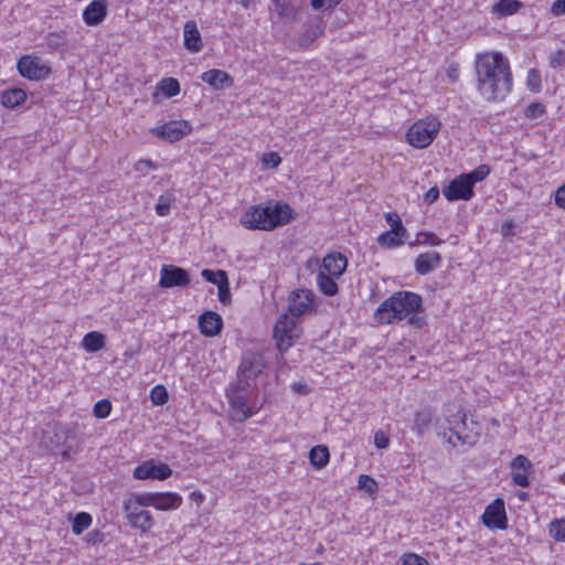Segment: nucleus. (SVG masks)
<instances>
[{
  "label": "nucleus",
  "mask_w": 565,
  "mask_h": 565,
  "mask_svg": "<svg viewBox=\"0 0 565 565\" xmlns=\"http://www.w3.org/2000/svg\"><path fill=\"white\" fill-rule=\"evenodd\" d=\"M374 444L376 448L385 449L388 447L390 439L384 431L379 430L374 435Z\"/></svg>",
  "instance_id": "52"
},
{
  "label": "nucleus",
  "mask_w": 565,
  "mask_h": 565,
  "mask_svg": "<svg viewBox=\"0 0 565 565\" xmlns=\"http://www.w3.org/2000/svg\"><path fill=\"white\" fill-rule=\"evenodd\" d=\"M548 64L553 68H557L565 65V50H557L550 54Z\"/></svg>",
  "instance_id": "48"
},
{
  "label": "nucleus",
  "mask_w": 565,
  "mask_h": 565,
  "mask_svg": "<svg viewBox=\"0 0 565 565\" xmlns=\"http://www.w3.org/2000/svg\"><path fill=\"white\" fill-rule=\"evenodd\" d=\"M433 422V415L429 411H420L415 414L413 429L422 435Z\"/></svg>",
  "instance_id": "31"
},
{
  "label": "nucleus",
  "mask_w": 565,
  "mask_h": 565,
  "mask_svg": "<svg viewBox=\"0 0 565 565\" xmlns=\"http://www.w3.org/2000/svg\"><path fill=\"white\" fill-rule=\"evenodd\" d=\"M348 266V259L341 253H329L322 260V269L327 275L340 277Z\"/></svg>",
  "instance_id": "18"
},
{
  "label": "nucleus",
  "mask_w": 565,
  "mask_h": 565,
  "mask_svg": "<svg viewBox=\"0 0 565 565\" xmlns=\"http://www.w3.org/2000/svg\"><path fill=\"white\" fill-rule=\"evenodd\" d=\"M202 81L215 89H221L225 86L232 85L231 76L221 70H210L202 74Z\"/></svg>",
  "instance_id": "22"
},
{
  "label": "nucleus",
  "mask_w": 565,
  "mask_h": 565,
  "mask_svg": "<svg viewBox=\"0 0 565 565\" xmlns=\"http://www.w3.org/2000/svg\"><path fill=\"white\" fill-rule=\"evenodd\" d=\"M439 198V189L437 186L430 188L425 194V202L428 204L434 203Z\"/></svg>",
  "instance_id": "57"
},
{
  "label": "nucleus",
  "mask_w": 565,
  "mask_h": 565,
  "mask_svg": "<svg viewBox=\"0 0 565 565\" xmlns=\"http://www.w3.org/2000/svg\"><path fill=\"white\" fill-rule=\"evenodd\" d=\"M158 89L161 90L167 98H170L180 93V84L178 79L167 77L159 83Z\"/></svg>",
  "instance_id": "32"
},
{
  "label": "nucleus",
  "mask_w": 565,
  "mask_h": 565,
  "mask_svg": "<svg viewBox=\"0 0 565 565\" xmlns=\"http://www.w3.org/2000/svg\"><path fill=\"white\" fill-rule=\"evenodd\" d=\"M358 487L360 489L365 490L369 493H374L377 490V483L376 481L367 476V475H360L358 478Z\"/></svg>",
  "instance_id": "44"
},
{
  "label": "nucleus",
  "mask_w": 565,
  "mask_h": 565,
  "mask_svg": "<svg viewBox=\"0 0 565 565\" xmlns=\"http://www.w3.org/2000/svg\"><path fill=\"white\" fill-rule=\"evenodd\" d=\"M445 416L449 434L445 433L444 437L452 447L466 451L478 443L482 433L479 422L468 418L467 413L455 405L447 408Z\"/></svg>",
  "instance_id": "2"
},
{
  "label": "nucleus",
  "mask_w": 565,
  "mask_h": 565,
  "mask_svg": "<svg viewBox=\"0 0 565 565\" xmlns=\"http://www.w3.org/2000/svg\"><path fill=\"white\" fill-rule=\"evenodd\" d=\"M545 113V107L543 104L533 103L529 105L525 109V116L530 119H536L543 116Z\"/></svg>",
  "instance_id": "49"
},
{
  "label": "nucleus",
  "mask_w": 565,
  "mask_h": 565,
  "mask_svg": "<svg viewBox=\"0 0 565 565\" xmlns=\"http://www.w3.org/2000/svg\"><path fill=\"white\" fill-rule=\"evenodd\" d=\"M230 408L228 414L232 420L243 423L253 415L245 395L227 396Z\"/></svg>",
  "instance_id": "17"
},
{
  "label": "nucleus",
  "mask_w": 565,
  "mask_h": 565,
  "mask_svg": "<svg viewBox=\"0 0 565 565\" xmlns=\"http://www.w3.org/2000/svg\"><path fill=\"white\" fill-rule=\"evenodd\" d=\"M510 467L513 470H522V471H527V472H532V469H533V465H532L531 460L527 457H525L524 455H518L512 460Z\"/></svg>",
  "instance_id": "42"
},
{
  "label": "nucleus",
  "mask_w": 565,
  "mask_h": 565,
  "mask_svg": "<svg viewBox=\"0 0 565 565\" xmlns=\"http://www.w3.org/2000/svg\"><path fill=\"white\" fill-rule=\"evenodd\" d=\"M182 503V498L177 493L156 492V509L161 511L178 509Z\"/></svg>",
  "instance_id": "23"
},
{
  "label": "nucleus",
  "mask_w": 565,
  "mask_h": 565,
  "mask_svg": "<svg viewBox=\"0 0 565 565\" xmlns=\"http://www.w3.org/2000/svg\"><path fill=\"white\" fill-rule=\"evenodd\" d=\"M288 204L269 201L265 205L249 207L241 217V223L248 230L271 231L282 226L292 218Z\"/></svg>",
  "instance_id": "3"
},
{
  "label": "nucleus",
  "mask_w": 565,
  "mask_h": 565,
  "mask_svg": "<svg viewBox=\"0 0 565 565\" xmlns=\"http://www.w3.org/2000/svg\"><path fill=\"white\" fill-rule=\"evenodd\" d=\"M26 100V93L21 88H10L1 94V104L6 108H14Z\"/></svg>",
  "instance_id": "24"
},
{
  "label": "nucleus",
  "mask_w": 565,
  "mask_h": 565,
  "mask_svg": "<svg viewBox=\"0 0 565 565\" xmlns=\"http://www.w3.org/2000/svg\"><path fill=\"white\" fill-rule=\"evenodd\" d=\"M172 473L167 463H156L153 460L146 461L137 466L134 470V477L139 480L157 479L164 480Z\"/></svg>",
  "instance_id": "11"
},
{
  "label": "nucleus",
  "mask_w": 565,
  "mask_h": 565,
  "mask_svg": "<svg viewBox=\"0 0 565 565\" xmlns=\"http://www.w3.org/2000/svg\"><path fill=\"white\" fill-rule=\"evenodd\" d=\"M526 84L530 90L539 92L541 88V75L536 70H530L526 77Z\"/></svg>",
  "instance_id": "46"
},
{
  "label": "nucleus",
  "mask_w": 565,
  "mask_h": 565,
  "mask_svg": "<svg viewBox=\"0 0 565 565\" xmlns=\"http://www.w3.org/2000/svg\"><path fill=\"white\" fill-rule=\"evenodd\" d=\"M403 565H429L428 562L417 555V554H407L404 557Z\"/></svg>",
  "instance_id": "51"
},
{
  "label": "nucleus",
  "mask_w": 565,
  "mask_h": 565,
  "mask_svg": "<svg viewBox=\"0 0 565 565\" xmlns=\"http://www.w3.org/2000/svg\"><path fill=\"white\" fill-rule=\"evenodd\" d=\"M313 309V294L308 289H296L288 297V310L286 313L300 319Z\"/></svg>",
  "instance_id": "8"
},
{
  "label": "nucleus",
  "mask_w": 565,
  "mask_h": 565,
  "mask_svg": "<svg viewBox=\"0 0 565 565\" xmlns=\"http://www.w3.org/2000/svg\"><path fill=\"white\" fill-rule=\"evenodd\" d=\"M448 75L451 78V81H456V78H457V68L456 67H451L449 70V74Z\"/></svg>",
  "instance_id": "61"
},
{
  "label": "nucleus",
  "mask_w": 565,
  "mask_h": 565,
  "mask_svg": "<svg viewBox=\"0 0 565 565\" xmlns=\"http://www.w3.org/2000/svg\"><path fill=\"white\" fill-rule=\"evenodd\" d=\"M329 9L335 8L342 0H326Z\"/></svg>",
  "instance_id": "60"
},
{
  "label": "nucleus",
  "mask_w": 565,
  "mask_h": 565,
  "mask_svg": "<svg viewBox=\"0 0 565 565\" xmlns=\"http://www.w3.org/2000/svg\"><path fill=\"white\" fill-rule=\"evenodd\" d=\"M444 241L438 238L436 234L431 232H422L417 234L416 244H425L430 246H438L443 244Z\"/></svg>",
  "instance_id": "43"
},
{
  "label": "nucleus",
  "mask_w": 565,
  "mask_h": 565,
  "mask_svg": "<svg viewBox=\"0 0 565 565\" xmlns=\"http://www.w3.org/2000/svg\"><path fill=\"white\" fill-rule=\"evenodd\" d=\"M317 284L321 292L326 296H334L338 292V285L334 280V277L327 275L324 271L318 273Z\"/></svg>",
  "instance_id": "28"
},
{
  "label": "nucleus",
  "mask_w": 565,
  "mask_h": 565,
  "mask_svg": "<svg viewBox=\"0 0 565 565\" xmlns=\"http://www.w3.org/2000/svg\"><path fill=\"white\" fill-rule=\"evenodd\" d=\"M217 297L221 303L228 306L232 301L228 277L221 280L217 286Z\"/></svg>",
  "instance_id": "38"
},
{
  "label": "nucleus",
  "mask_w": 565,
  "mask_h": 565,
  "mask_svg": "<svg viewBox=\"0 0 565 565\" xmlns=\"http://www.w3.org/2000/svg\"><path fill=\"white\" fill-rule=\"evenodd\" d=\"M551 13L554 17L565 14V0H555L551 7Z\"/></svg>",
  "instance_id": "54"
},
{
  "label": "nucleus",
  "mask_w": 565,
  "mask_h": 565,
  "mask_svg": "<svg viewBox=\"0 0 565 565\" xmlns=\"http://www.w3.org/2000/svg\"><path fill=\"white\" fill-rule=\"evenodd\" d=\"M302 329L299 324V319L284 312L280 315L274 327V339L276 340L277 349L284 353L288 351L294 341L299 339Z\"/></svg>",
  "instance_id": "7"
},
{
  "label": "nucleus",
  "mask_w": 565,
  "mask_h": 565,
  "mask_svg": "<svg viewBox=\"0 0 565 565\" xmlns=\"http://www.w3.org/2000/svg\"><path fill=\"white\" fill-rule=\"evenodd\" d=\"M125 503H136L140 509H143L145 507L156 508V492L138 494L135 499L127 500Z\"/></svg>",
  "instance_id": "36"
},
{
  "label": "nucleus",
  "mask_w": 565,
  "mask_h": 565,
  "mask_svg": "<svg viewBox=\"0 0 565 565\" xmlns=\"http://www.w3.org/2000/svg\"><path fill=\"white\" fill-rule=\"evenodd\" d=\"M550 535L558 542H565V519H555L548 526Z\"/></svg>",
  "instance_id": "34"
},
{
  "label": "nucleus",
  "mask_w": 565,
  "mask_h": 565,
  "mask_svg": "<svg viewBox=\"0 0 565 565\" xmlns=\"http://www.w3.org/2000/svg\"><path fill=\"white\" fill-rule=\"evenodd\" d=\"M279 15H288L292 12V8L286 0H280V3H275Z\"/></svg>",
  "instance_id": "55"
},
{
  "label": "nucleus",
  "mask_w": 565,
  "mask_h": 565,
  "mask_svg": "<svg viewBox=\"0 0 565 565\" xmlns=\"http://www.w3.org/2000/svg\"><path fill=\"white\" fill-rule=\"evenodd\" d=\"M385 218L391 227L390 231H399L402 233H407V230L403 226L402 220L396 212L386 213Z\"/></svg>",
  "instance_id": "45"
},
{
  "label": "nucleus",
  "mask_w": 565,
  "mask_h": 565,
  "mask_svg": "<svg viewBox=\"0 0 565 565\" xmlns=\"http://www.w3.org/2000/svg\"><path fill=\"white\" fill-rule=\"evenodd\" d=\"M521 7L522 3L518 0H500L493 7V12L507 17L516 13Z\"/></svg>",
  "instance_id": "29"
},
{
  "label": "nucleus",
  "mask_w": 565,
  "mask_h": 565,
  "mask_svg": "<svg viewBox=\"0 0 565 565\" xmlns=\"http://www.w3.org/2000/svg\"><path fill=\"white\" fill-rule=\"evenodd\" d=\"M190 284L188 271L174 265H163L160 270L159 285L162 288L186 287Z\"/></svg>",
  "instance_id": "10"
},
{
  "label": "nucleus",
  "mask_w": 565,
  "mask_h": 565,
  "mask_svg": "<svg viewBox=\"0 0 565 565\" xmlns=\"http://www.w3.org/2000/svg\"><path fill=\"white\" fill-rule=\"evenodd\" d=\"M323 28L320 24H313L306 29V31L299 38V45L302 47L309 46L316 39L321 36Z\"/></svg>",
  "instance_id": "30"
},
{
  "label": "nucleus",
  "mask_w": 565,
  "mask_h": 565,
  "mask_svg": "<svg viewBox=\"0 0 565 565\" xmlns=\"http://www.w3.org/2000/svg\"><path fill=\"white\" fill-rule=\"evenodd\" d=\"M530 472L522 471V470H514L512 472V481L520 487H529L530 486V479H529Z\"/></svg>",
  "instance_id": "50"
},
{
  "label": "nucleus",
  "mask_w": 565,
  "mask_h": 565,
  "mask_svg": "<svg viewBox=\"0 0 565 565\" xmlns=\"http://www.w3.org/2000/svg\"><path fill=\"white\" fill-rule=\"evenodd\" d=\"M514 222L505 221L501 226V234L504 237L513 235Z\"/></svg>",
  "instance_id": "58"
},
{
  "label": "nucleus",
  "mask_w": 565,
  "mask_h": 565,
  "mask_svg": "<svg viewBox=\"0 0 565 565\" xmlns=\"http://www.w3.org/2000/svg\"><path fill=\"white\" fill-rule=\"evenodd\" d=\"M491 424H492L493 426H495V427H498V426L500 425V424H499V420H498V419H495V418H492Z\"/></svg>",
  "instance_id": "63"
},
{
  "label": "nucleus",
  "mask_w": 565,
  "mask_h": 565,
  "mask_svg": "<svg viewBox=\"0 0 565 565\" xmlns=\"http://www.w3.org/2000/svg\"><path fill=\"white\" fill-rule=\"evenodd\" d=\"M249 1L250 0H242L241 3L244 8H248Z\"/></svg>",
  "instance_id": "62"
},
{
  "label": "nucleus",
  "mask_w": 565,
  "mask_h": 565,
  "mask_svg": "<svg viewBox=\"0 0 565 565\" xmlns=\"http://www.w3.org/2000/svg\"><path fill=\"white\" fill-rule=\"evenodd\" d=\"M145 168H149V169H157L158 166L156 162H153L152 160L150 159H142V160H139L136 162L135 164V170L138 171V172H143Z\"/></svg>",
  "instance_id": "53"
},
{
  "label": "nucleus",
  "mask_w": 565,
  "mask_h": 565,
  "mask_svg": "<svg viewBox=\"0 0 565 565\" xmlns=\"http://www.w3.org/2000/svg\"><path fill=\"white\" fill-rule=\"evenodd\" d=\"M264 369L263 355L258 352L246 351L238 366V375L243 377L256 379Z\"/></svg>",
  "instance_id": "13"
},
{
  "label": "nucleus",
  "mask_w": 565,
  "mask_h": 565,
  "mask_svg": "<svg viewBox=\"0 0 565 565\" xmlns=\"http://www.w3.org/2000/svg\"><path fill=\"white\" fill-rule=\"evenodd\" d=\"M482 521L489 527L504 529L507 526V515L501 499L494 500L486 508Z\"/></svg>",
  "instance_id": "15"
},
{
  "label": "nucleus",
  "mask_w": 565,
  "mask_h": 565,
  "mask_svg": "<svg viewBox=\"0 0 565 565\" xmlns=\"http://www.w3.org/2000/svg\"><path fill=\"white\" fill-rule=\"evenodd\" d=\"M422 297L412 291H397L383 301L374 313L380 323L401 321L419 310Z\"/></svg>",
  "instance_id": "4"
},
{
  "label": "nucleus",
  "mask_w": 565,
  "mask_h": 565,
  "mask_svg": "<svg viewBox=\"0 0 565 565\" xmlns=\"http://www.w3.org/2000/svg\"><path fill=\"white\" fill-rule=\"evenodd\" d=\"M18 71L21 76L30 81H41L49 76L51 70L40 57L34 56H22L18 64Z\"/></svg>",
  "instance_id": "9"
},
{
  "label": "nucleus",
  "mask_w": 565,
  "mask_h": 565,
  "mask_svg": "<svg viewBox=\"0 0 565 565\" xmlns=\"http://www.w3.org/2000/svg\"><path fill=\"white\" fill-rule=\"evenodd\" d=\"M262 162L266 168L275 169L280 164L281 158L277 152L270 151L263 154Z\"/></svg>",
  "instance_id": "47"
},
{
  "label": "nucleus",
  "mask_w": 565,
  "mask_h": 565,
  "mask_svg": "<svg viewBox=\"0 0 565 565\" xmlns=\"http://www.w3.org/2000/svg\"><path fill=\"white\" fill-rule=\"evenodd\" d=\"M199 328L203 335L215 337L222 331V317L214 311H205L199 317Z\"/></svg>",
  "instance_id": "16"
},
{
  "label": "nucleus",
  "mask_w": 565,
  "mask_h": 565,
  "mask_svg": "<svg viewBox=\"0 0 565 565\" xmlns=\"http://www.w3.org/2000/svg\"><path fill=\"white\" fill-rule=\"evenodd\" d=\"M561 482L565 484V472L561 476Z\"/></svg>",
  "instance_id": "64"
},
{
  "label": "nucleus",
  "mask_w": 565,
  "mask_h": 565,
  "mask_svg": "<svg viewBox=\"0 0 565 565\" xmlns=\"http://www.w3.org/2000/svg\"><path fill=\"white\" fill-rule=\"evenodd\" d=\"M168 392L164 386L157 385L150 392V399L154 405H163L168 401Z\"/></svg>",
  "instance_id": "39"
},
{
  "label": "nucleus",
  "mask_w": 565,
  "mask_h": 565,
  "mask_svg": "<svg viewBox=\"0 0 565 565\" xmlns=\"http://www.w3.org/2000/svg\"><path fill=\"white\" fill-rule=\"evenodd\" d=\"M249 377H243L237 374V380L226 388V396L244 395L249 387Z\"/></svg>",
  "instance_id": "33"
},
{
  "label": "nucleus",
  "mask_w": 565,
  "mask_h": 565,
  "mask_svg": "<svg viewBox=\"0 0 565 565\" xmlns=\"http://www.w3.org/2000/svg\"><path fill=\"white\" fill-rule=\"evenodd\" d=\"M106 14V0H94L85 8L83 20L87 25H97L105 19Z\"/></svg>",
  "instance_id": "19"
},
{
  "label": "nucleus",
  "mask_w": 565,
  "mask_h": 565,
  "mask_svg": "<svg viewBox=\"0 0 565 565\" xmlns=\"http://www.w3.org/2000/svg\"><path fill=\"white\" fill-rule=\"evenodd\" d=\"M441 256L437 252H427L419 254L415 259V270L419 275H426L439 266Z\"/></svg>",
  "instance_id": "21"
},
{
  "label": "nucleus",
  "mask_w": 565,
  "mask_h": 565,
  "mask_svg": "<svg viewBox=\"0 0 565 565\" xmlns=\"http://www.w3.org/2000/svg\"><path fill=\"white\" fill-rule=\"evenodd\" d=\"M201 275L206 281L212 282L216 286H218V284H221V280H223L224 278H227L226 271L221 270V269H218V270L203 269Z\"/></svg>",
  "instance_id": "40"
},
{
  "label": "nucleus",
  "mask_w": 565,
  "mask_h": 565,
  "mask_svg": "<svg viewBox=\"0 0 565 565\" xmlns=\"http://www.w3.org/2000/svg\"><path fill=\"white\" fill-rule=\"evenodd\" d=\"M555 203L557 206L565 209V184L557 189L555 193Z\"/></svg>",
  "instance_id": "56"
},
{
  "label": "nucleus",
  "mask_w": 565,
  "mask_h": 565,
  "mask_svg": "<svg viewBox=\"0 0 565 565\" xmlns=\"http://www.w3.org/2000/svg\"><path fill=\"white\" fill-rule=\"evenodd\" d=\"M111 411V403L108 399L98 401L93 408V414L97 418H106L109 416Z\"/></svg>",
  "instance_id": "41"
},
{
  "label": "nucleus",
  "mask_w": 565,
  "mask_h": 565,
  "mask_svg": "<svg viewBox=\"0 0 565 565\" xmlns=\"http://www.w3.org/2000/svg\"><path fill=\"white\" fill-rule=\"evenodd\" d=\"M407 233H402L399 231H385L382 233L379 238L377 243L382 246L386 247H397L404 244V237Z\"/></svg>",
  "instance_id": "27"
},
{
  "label": "nucleus",
  "mask_w": 565,
  "mask_h": 565,
  "mask_svg": "<svg viewBox=\"0 0 565 565\" xmlns=\"http://www.w3.org/2000/svg\"><path fill=\"white\" fill-rule=\"evenodd\" d=\"M124 510L129 523L134 527L140 529L142 532H147L152 527L153 520L149 511L140 509L136 503H124Z\"/></svg>",
  "instance_id": "14"
},
{
  "label": "nucleus",
  "mask_w": 565,
  "mask_h": 565,
  "mask_svg": "<svg viewBox=\"0 0 565 565\" xmlns=\"http://www.w3.org/2000/svg\"><path fill=\"white\" fill-rule=\"evenodd\" d=\"M157 136L175 142L191 131V125L186 120H172L152 130Z\"/></svg>",
  "instance_id": "12"
},
{
  "label": "nucleus",
  "mask_w": 565,
  "mask_h": 565,
  "mask_svg": "<svg viewBox=\"0 0 565 565\" xmlns=\"http://www.w3.org/2000/svg\"><path fill=\"white\" fill-rule=\"evenodd\" d=\"M490 173V168L486 164L468 173H462L455 178L444 188L443 194L448 201H469L473 196V186L477 182L484 180Z\"/></svg>",
  "instance_id": "5"
},
{
  "label": "nucleus",
  "mask_w": 565,
  "mask_h": 565,
  "mask_svg": "<svg viewBox=\"0 0 565 565\" xmlns=\"http://www.w3.org/2000/svg\"><path fill=\"white\" fill-rule=\"evenodd\" d=\"M92 524V516L86 512L77 513L73 520L72 530L75 534H81Z\"/></svg>",
  "instance_id": "35"
},
{
  "label": "nucleus",
  "mask_w": 565,
  "mask_h": 565,
  "mask_svg": "<svg viewBox=\"0 0 565 565\" xmlns=\"http://www.w3.org/2000/svg\"><path fill=\"white\" fill-rule=\"evenodd\" d=\"M310 4H311L312 9L319 10L324 4H327V1L326 0H310Z\"/></svg>",
  "instance_id": "59"
},
{
  "label": "nucleus",
  "mask_w": 565,
  "mask_h": 565,
  "mask_svg": "<svg viewBox=\"0 0 565 565\" xmlns=\"http://www.w3.org/2000/svg\"><path fill=\"white\" fill-rule=\"evenodd\" d=\"M82 345L87 352H97L105 347V337L97 331L88 332L84 337Z\"/></svg>",
  "instance_id": "25"
},
{
  "label": "nucleus",
  "mask_w": 565,
  "mask_h": 565,
  "mask_svg": "<svg viewBox=\"0 0 565 565\" xmlns=\"http://www.w3.org/2000/svg\"><path fill=\"white\" fill-rule=\"evenodd\" d=\"M475 71L479 93L488 100L504 98L512 86L509 62L498 52L478 54Z\"/></svg>",
  "instance_id": "1"
},
{
  "label": "nucleus",
  "mask_w": 565,
  "mask_h": 565,
  "mask_svg": "<svg viewBox=\"0 0 565 565\" xmlns=\"http://www.w3.org/2000/svg\"><path fill=\"white\" fill-rule=\"evenodd\" d=\"M173 202L172 194H162L159 196L158 202L154 206L156 212L160 216H166L170 213V207Z\"/></svg>",
  "instance_id": "37"
},
{
  "label": "nucleus",
  "mask_w": 565,
  "mask_h": 565,
  "mask_svg": "<svg viewBox=\"0 0 565 565\" xmlns=\"http://www.w3.org/2000/svg\"><path fill=\"white\" fill-rule=\"evenodd\" d=\"M441 122L437 117L429 116L415 121L407 130V142L417 149L427 148L439 132Z\"/></svg>",
  "instance_id": "6"
},
{
  "label": "nucleus",
  "mask_w": 565,
  "mask_h": 565,
  "mask_svg": "<svg viewBox=\"0 0 565 565\" xmlns=\"http://www.w3.org/2000/svg\"><path fill=\"white\" fill-rule=\"evenodd\" d=\"M330 454L326 446L318 445L311 448L309 452V460L312 466L321 469L329 462Z\"/></svg>",
  "instance_id": "26"
},
{
  "label": "nucleus",
  "mask_w": 565,
  "mask_h": 565,
  "mask_svg": "<svg viewBox=\"0 0 565 565\" xmlns=\"http://www.w3.org/2000/svg\"><path fill=\"white\" fill-rule=\"evenodd\" d=\"M184 46L193 53L200 52L203 49V41L198 29L196 22L189 20L183 28Z\"/></svg>",
  "instance_id": "20"
}]
</instances>
